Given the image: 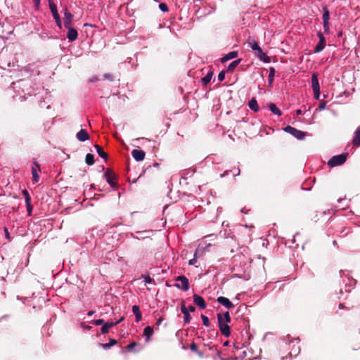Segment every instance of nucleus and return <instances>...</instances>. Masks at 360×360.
<instances>
[{
    "mask_svg": "<svg viewBox=\"0 0 360 360\" xmlns=\"http://www.w3.org/2000/svg\"><path fill=\"white\" fill-rule=\"evenodd\" d=\"M218 326L221 333L226 338H229L231 335V328L226 322H225L221 316V313L217 314Z\"/></svg>",
    "mask_w": 360,
    "mask_h": 360,
    "instance_id": "obj_1",
    "label": "nucleus"
},
{
    "mask_svg": "<svg viewBox=\"0 0 360 360\" xmlns=\"http://www.w3.org/2000/svg\"><path fill=\"white\" fill-rule=\"evenodd\" d=\"M347 157V153H342L338 155H335L329 160L328 165L331 167L341 165L346 162Z\"/></svg>",
    "mask_w": 360,
    "mask_h": 360,
    "instance_id": "obj_2",
    "label": "nucleus"
},
{
    "mask_svg": "<svg viewBox=\"0 0 360 360\" xmlns=\"http://www.w3.org/2000/svg\"><path fill=\"white\" fill-rule=\"evenodd\" d=\"M176 281H180L181 283H176L174 286L178 289H181L184 291H188L190 288L188 279L185 276H179L175 279Z\"/></svg>",
    "mask_w": 360,
    "mask_h": 360,
    "instance_id": "obj_3",
    "label": "nucleus"
},
{
    "mask_svg": "<svg viewBox=\"0 0 360 360\" xmlns=\"http://www.w3.org/2000/svg\"><path fill=\"white\" fill-rule=\"evenodd\" d=\"M104 176L107 182L112 188H115L117 186V176L110 169H107L105 171Z\"/></svg>",
    "mask_w": 360,
    "mask_h": 360,
    "instance_id": "obj_4",
    "label": "nucleus"
},
{
    "mask_svg": "<svg viewBox=\"0 0 360 360\" xmlns=\"http://www.w3.org/2000/svg\"><path fill=\"white\" fill-rule=\"evenodd\" d=\"M284 131L287 133L290 134L291 135H292L293 136L300 140L303 139L305 136L304 132L300 131L290 125L285 127Z\"/></svg>",
    "mask_w": 360,
    "mask_h": 360,
    "instance_id": "obj_5",
    "label": "nucleus"
},
{
    "mask_svg": "<svg viewBox=\"0 0 360 360\" xmlns=\"http://www.w3.org/2000/svg\"><path fill=\"white\" fill-rule=\"evenodd\" d=\"M63 24L65 27H72L73 15L68 11L67 8L63 10Z\"/></svg>",
    "mask_w": 360,
    "mask_h": 360,
    "instance_id": "obj_6",
    "label": "nucleus"
},
{
    "mask_svg": "<svg viewBox=\"0 0 360 360\" xmlns=\"http://www.w3.org/2000/svg\"><path fill=\"white\" fill-rule=\"evenodd\" d=\"M193 302L198 307L201 309H204L206 308L207 304L205 303V300L200 295L197 294H194L193 296Z\"/></svg>",
    "mask_w": 360,
    "mask_h": 360,
    "instance_id": "obj_7",
    "label": "nucleus"
},
{
    "mask_svg": "<svg viewBox=\"0 0 360 360\" xmlns=\"http://www.w3.org/2000/svg\"><path fill=\"white\" fill-rule=\"evenodd\" d=\"M131 155L135 160L140 162L144 160L146 153L142 150L134 149L131 151Z\"/></svg>",
    "mask_w": 360,
    "mask_h": 360,
    "instance_id": "obj_8",
    "label": "nucleus"
},
{
    "mask_svg": "<svg viewBox=\"0 0 360 360\" xmlns=\"http://www.w3.org/2000/svg\"><path fill=\"white\" fill-rule=\"evenodd\" d=\"M50 9H51V11L52 13L53 17V18L56 20V25L60 28H61V25H62L61 19H60V15H59V14L58 13L56 6H53V5L51 6Z\"/></svg>",
    "mask_w": 360,
    "mask_h": 360,
    "instance_id": "obj_9",
    "label": "nucleus"
},
{
    "mask_svg": "<svg viewBox=\"0 0 360 360\" xmlns=\"http://www.w3.org/2000/svg\"><path fill=\"white\" fill-rule=\"evenodd\" d=\"M217 300L219 303L226 307L228 309H232L234 307L233 304L225 297H218Z\"/></svg>",
    "mask_w": 360,
    "mask_h": 360,
    "instance_id": "obj_10",
    "label": "nucleus"
},
{
    "mask_svg": "<svg viewBox=\"0 0 360 360\" xmlns=\"http://www.w3.org/2000/svg\"><path fill=\"white\" fill-rule=\"evenodd\" d=\"M38 171H40V165L37 162H34V166L32 167V179L34 182L39 181V176L37 173Z\"/></svg>",
    "mask_w": 360,
    "mask_h": 360,
    "instance_id": "obj_11",
    "label": "nucleus"
},
{
    "mask_svg": "<svg viewBox=\"0 0 360 360\" xmlns=\"http://www.w3.org/2000/svg\"><path fill=\"white\" fill-rule=\"evenodd\" d=\"M66 28L68 29V34H67L68 39L70 41H73L76 40L77 39V37H78L77 31L75 28H73L72 27H66Z\"/></svg>",
    "mask_w": 360,
    "mask_h": 360,
    "instance_id": "obj_12",
    "label": "nucleus"
},
{
    "mask_svg": "<svg viewBox=\"0 0 360 360\" xmlns=\"http://www.w3.org/2000/svg\"><path fill=\"white\" fill-rule=\"evenodd\" d=\"M77 139L80 141H85L89 139V135L86 129H82L76 134Z\"/></svg>",
    "mask_w": 360,
    "mask_h": 360,
    "instance_id": "obj_13",
    "label": "nucleus"
},
{
    "mask_svg": "<svg viewBox=\"0 0 360 360\" xmlns=\"http://www.w3.org/2000/svg\"><path fill=\"white\" fill-rule=\"evenodd\" d=\"M256 56L259 58L260 60L264 62V63H270L271 58L269 56H268L264 52L262 51L261 47L259 49V50L257 51Z\"/></svg>",
    "mask_w": 360,
    "mask_h": 360,
    "instance_id": "obj_14",
    "label": "nucleus"
},
{
    "mask_svg": "<svg viewBox=\"0 0 360 360\" xmlns=\"http://www.w3.org/2000/svg\"><path fill=\"white\" fill-rule=\"evenodd\" d=\"M352 143L354 147L360 146V126L356 129L354 132V136L352 141Z\"/></svg>",
    "mask_w": 360,
    "mask_h": 360,
    "instance_id": "obj_15",
    "label": "nucleus"
},
{
    "mask_svg": "<svg viewBox=\"0 0 360 360\" xmlns=\"http://www.w3.org/2000/svg\"><path fill=\"white\" fill-rule=\"evenodd\" d=\"M238 53L236 51L229 52L221 58V63H225L231 59L235 58L238 56Z\"/></svg>",
    "mask_w": 360,
    "mask_h": 360,
    "instance_id": "obj_16",
    "label": "nucleus"
},
{
    "mask_svg": "<svg viewBox=\"0 0 360 360\" xmlns=\"http://www.w3.org/2000/svg\"><path fill=\"white\" fill-rule=\"evenodd\" d=\"M311 87L313 91H319L320 89L318 77L316 74H313L311 76Z\"/></svg>",
    "mask_w": 360,
    "mask_h": 360,
    "instance_id": "obj_17",
    "label": "nucleus"
},
{
    "mask_svg": "<svg viewBox=\"0 0 360 360\" xmlns=\"http://www.w3.org/2000/svg\"><path fill=\"white\" fill-rule=\"evenodd\" d=\"M153 334V329L150 326H146L143 330V335L146 336V341L149 342Z\"/></svg>",
    "mask_w": 360,
    "mask_h": 360,
    "instance_id": "obj_18",
    "label": "nucleus"
},
{
    "mask_svg": "<svg viewBox=\"0 0 360 360\" xmlns=\"http://www.w3.org/2000/svg\"><path fill=\"white\" fill-rule=\"evenodd\" d=\"M132 311L135 315L136 321L139 322L141 320L142 316L139 309V307L137 305H134L132 307Z\"/></svg>",
    "mask_w": 360,
    "mask_h": 360,
    "instance_id": "obj_19",
    "label": "nucleus"
},
{
    "mask_svg": "<svg viewBox=\"0 0 360 360\" xmlns=\"http://www.w3.org/2000/svg\"><path fill=\"white\" fill-rule=\"evenodd\" d=\"M94 147L96 149L98 155L106 161L108 158V154L103 150V149L100 146L96 144Z\"/></svg>",
    "mask_w": 360,
    "mask_h": 360,
    "instance_id": "obj_20",
    "label": "nucleus"
},
{
    "mask_svg": "<svg viewBox=\"0 0 360 360\" xmlns=\"http://www.w3.org/2000/svg\"><path fill=\"white\" fill-rule=\"evenodd\" d=\"M249 108L255 112H258L259 108L255 98H252L248 103Z\"/></svg>",
    "mask_w": 360,
    "mask_h": 360,
    "instance_id": "obj_21",
    "label": "nucleus"
},
{
    "mask_svg": "<svg viewBox=\"0 0 360 360\" xmlns=\"http://www.w3.org/2000/svg\"><path fill=\"white\" fill-rule=\"evenodd\" d=\"M326 46V40H319V43L316 44V46L314 48V52L315 53H319L321 52Z\"/></svg>",
    "mask_w": 360,
    "mask_h": 360,
    "instance_id": "obj_22",
    "label": "nucleus"
},
{
    "mask_svg": "<svg viewBox=\"0 0 360 360\" xmlns=\"http://www.w3.org/2000/svg\"><path fill=\"white\" fill-rule=\"evenodd\" d=\"M248 46H250L252 50L256 51L257 50H259V49L260 48V46L258 45L257 41H255L254 39H250V38L248 41Z\"/></svg>",
    "mask_w": 360,
    "mask_h": 360,
    "instance_id": "obj_23",
    "label": "nucleus"
},
{
    "mask_svg": "<svg viewBox=\"0 0 360 360\" xmlns=\"http://www.w3.org/2000/svg\"><path fill=\"white\" fill-rule=\"evenodd\" d=\"M240 61H241V59H238V60H236L231 62L227 68V71L233 72L235 70V68L239 65Z\"/></svg>",
    "mask_w": 360,
    "mask_h": 360,
    "instance_id": "obj_24",
    "label": "nucleus"
},
{
    "mask_svg": "<svg viewBox=\"0 0 360 360\" xmlns=\"http://www.w3.org/2000/svg\"><path fill=\"white\" fill-rule=\"evenodd\" d=\"M85 162L88 165H92L95 162L94 156L91 153H87L85 157Z\"/></svg>",
    "mask_w": 360,
    "mask_h": 360,
    "instance_id": "obj_25",
    "label": "nucleus"
},
{
    "mask_svg": "<svg viewBox=\"0 0 360 360\" xmlns=\"http://www.w3.org/2000/svg\"><path fill=\"white\" fill-rule=\"evenodd\" d=\"M269 109L273 113L278 116H281L282 115L281 111L278 108V107L274 103H271L269 104Z\"/></svg>",
    "mask_w": 360,
    "mask_h": 360,
    "instance_id": "obj_26",
    "label": "nucleus"
},
{
    "mask_svg": "<svg viewBox=\"0 0 360 360\" xmlns=\"http://www.w3.org/2000/svg\"><path fill=\"white\" fill-rule=\"evenodd\" d=\"M212 77V72H208L206 76L202 78V83L204 86H206L210 81Z\"/></svg>",
    "mask_w": 360,
    "mask_h": 360,
    "instance_id": "obj_27",
    "label": "nucleus"
},
{
    "mask_svg": "<svg viewBox=\"0 0 360 360\" xmlns=\"http://www.w3.org/2000/svg\"><path fill=\"white\" fill-rule=\"evenodd\" d=\"M275 69L273 67H271L269 68V77H268V81H269V85H271L273 82H274V75H275Z\"/></svg>",
    "mask_w": 360,
    "mask_h": 360,
    "instance_id": "obj_28",
    "label": "nucleus"
},
{
    "mask_svg": "<svg viewBox=\"0 0 360 360\" xmlns=\"http://www.w3.org/2000/svg\"><path fill=\"white\" fill-rule=\"evenodd\" d=\"M329 19H330L329 11L326 8H324V12L323 14V22H329Z\"/></svg>",
    "mask_w": 360,
    "mask_h": 360,
    "instance_id": "obj_29",
    "label": "nucleus"
},
{
    "mask_svg": "<svg viewBox=\"0 0 360 360\" xmlns=\"http://www.w3.org/2000/svg\"><path fill=\"white\" fill-rule=\"evenodd\" d=\"M117 344V340L115 339H110L108 343L102 344V346L104 349H108L110 347Z\"/></svg>",
    "mask_w": 360,
    "mask_h": 360,
    "instance_id": "obj_30",
    "label": "nucleus"
},
{
    "mask_svg": "<svg viewBox=\"0 0 360 360\" xmlns=\"http://www.w3.org/2000/svg\"><path fill=\"white\" fill-rule=\"evenodd\" d=\"M222 319L227 323L231 322V316L229 311H226L224 314H221Z\"/></svg>",
    "mask_w": 360,
    "mask_h": 360,
    "instance_id": "obj_31",
    "label": "nucleus"
},
{
    "mask_svg": "<svg viewBox=\"0 0 360 360\" xmlns=\"http://www.w3.org/2000/svg\"><path fill=\"white\" fill-rule=\"evenodd\" d=\"M190 349L194 352H196L200 356H202V353L201 352H199L198 350V346L195 343L193 342L191 345H190Z\"/></svg>",
    "mask_w": 360,
    "mask_h": 360,
    "instance_id": "obj_32",
    "label": "nucleus"
},
{
    "mask_svg": "<svg viewBox=\"0 0 360 360\" xmlns=\"http://www.w3.org/2000/svg\"><path fill=\"white\" fill-rule=\"evenodd\" d=\"M202 323L205 326L208 327L210 326L209 318L203 314L201 315Z\"/></svg>",
    "mask_w": 360,
    "mask_h": 360,
    "instance_id": "obj_33",
    "label": "nucleus"
},
{
    "mask_svg": "<svg viewBox=\"0 0 360 360\" xmlns=\"http://www.w3.org/2000/svg\"><path fill=\"white\" fill-rule=\"evenodd\" d=\"M22 195H23V196H24V198H25V202H31V197H30V194H29L28 191H27V190H25H25H23V191H22Z\"/></svg>",
    "mask_w": 360,
    "mask_h": 360,
    "instance_id": "obj_34",
    "label": "nucleus"
},
{
    "mask_svg": "<svg viewBox=\"0 0 360 360\" xmlns=\"http://www.w3.org/2000/svg\"><path fill=\"white\" fill-rule=\"evenodd\" d=\"M103 79L113 81L115 79V76L111 73H106L103 75Z\"/></svg>",
    "mask_w": 360,
    "mask_h": 360,
    "instance_id": "obj_35",
    "label": "nucleus"
},
{
    "mask_svg": "<svg viewBox=\"0 0 360 360\" xmlns=\"http://www.w3.org/2000/svg\"><path fill=\"white\" fill-rule=\"evenodd\" d=\"M159 8L162 11V12H167L168 11V6L167 5L165 4V3H161L159 5Z\"/></svg>",
    "mask_w": 360,
    "mask_h": 360,
    "instance_id": "obj_36",
    "label": "nucleus"
},
{
    "mask_svg": "<svg viewBox=\"0 0 360 360\" xmlns=\"http://www.w3.org/2000/svg\"><path fill=\"white\" fill-rule=\"evenodd\" d=\"M184 321L185 323H188L191 321V316L189 314V312H186V313H184Z\"/></svg>",
    "mask_w": 360,
    "mask_h": 360,
    "instance_id": "obj_37",
    "label": "nucleus"
},
{
    "mask_svg": "<svg viewBox=\"0 0 360 360\" xmlns=\"http://www.w3.org/2000/svg\"><path fill=\"white\" fill-rule=\"evenodd\" d=\"M136 345H137V343L136 342H131L130 344H129L127 346L126 348L128 351H131Z\"/></svg>",
    "mask_w": 360,
    "mask_h": 360,
    "instance_id": "obj_38",
    "label": "nucleus"
},
{
    "mask_svg": "<svg viewBox=\"0 0 360 360\" xmlns=\"http://www.w3.org/2000/svg\"><path fill=\"white\" fill-rule=\"evenodd\" d=\"M108 326H106V324L105 323L101 328V331L103 334H106L108 333L109 331V328L108 327Z\"/></svg>",
    "mask_w": 360,
    "mask_h": 360,
    "instance_id": "obj_39",
    "label": "nucleus"
},
{
    "mask_svg": "<svg viewBox=\"0 0 360 360\" xmlns=\"http://www.w3.org/2000/svg\"><path fill=\"white\" fill-rule=\"evenodd\" d=\"M225 71L224 70H222L221 71L219 75H218V79L221 82L225 78Z\"/></svg>",
    "mask_w": 360,
    "mask_h": 360,
    "instance_id": "obj_40",
    "label": "nucleus"
},
{
    "mask_svg": "<svg viewBox=\"0 0 360 360\" xmlns=\"http://www.w3.org/2000/svg\"><path fill=\"white\" fill-rule=\"evenodd\" d=\"M26 203V207L28 212V214L30 215L32 211V206L31 205V202H25Z\"/></svg>",
    "mask_w": 360,
    "mask_h": 360,
    "instance_id": "obj_41",
    "label": "nucleus"
},
{
    "mask_svg": "<svg viewBox=\"0 0 360 360\" xmlns=\"http://www.w3.org/2000/svg\"><path fill=\"white\" fill-rule=\"evenodd\" d=\"M181 312L183 314L186 313V312H188V308H186V304H185V302L184 300L181 302Z\"/></svg>",
    "mask_w": 360,
    "mask_h": 360,
    "instance_id": "obj_42",
    "label": "nucleus"
},
{
    "mask_svg": "<svg viewBox=\"0 0 360 360\" xmlns=\"http://www.w3.org/2000/svg\"><path fill=\"white\" fill-rule=\"evenodd\" d=\"M106 326H108V327L109 328L116 326L117 324H118V322H112V321H108L107 323H105Z\"/></svg>",
    "mask_w": 360,
    "mask_h": 360,
    "instance_id": "obj_43",
    "label": "nucleus"
},
{
    "mask_svg": "<svg viewBox=\"0 0 360 360\" xmlns=\"http://www.w3.org/2000/svg\"><path fill=\"white\" fill-rule=\"evenodd\" d=\"M104 323V320L103 319H97V320H95L94 321V323L96 326H99V325H101Z\"/></svg>",
    "mask_w": 360,
    "mask_h": 360,
    "instance_id": "obj_44",
    "label": "nucleus"
},
{
    "mask_svg": "<svg viewBox=\"0 0 360 360\" xmlns=\"http://www.w3.org/2000/svg\"><path fill=\"white\" fill-rule=\"evenodd\" d=\"M323 28L325 32H328L329 31V22H323Z\"/></svg>",
    "mask_w": 360,
    "mask_h": 360,
    "instance_id": "obj_45",
    "label": "nucleus"
},
{
    "mask_svg": "<svg viewBox=\"0 0 360 360\" xmlns=\"http://www.w3.org/2000/svg\"><path fill=\"white\" fill-rule=\"evenodd\" d=\"M144 281L147 283H152L153 279L149 276H146L144 277Z\"/></svg>",
    "mask_w": 360,
    "mask_h": 360,
    "instance_id": "obj_46",
    "label": "nucleus"
},
{
    "mask_svg": "<svg viewBox=\"0 0 360 360\" xmlns=\"http://www.w3.org/2000/svg\"><path fill=\"white\" fill-rule=\"evenodd\" d=\"M313 91L314 93V98L318 100L319 98V96H320V89H319L318 91Z\"/></svg>",
    "mask_w": 360,
    "mask_h": 360,
    "instance_id": "obj_47",
    "label": "nucleus"
},
{
    "mask_svg": "<svg viewBox=\"0 0 360 360\" xmlns=\"http://www.w3.org/2000/svg\"><path fill=\"white\" fill-rule=\"evenodd\" d=\"M326 107V102L323 101V102H321L320 104H319V108L322 110L325 108Z\"/></svg>",
    "mask_w": 360,
    "mask_h": 360,
    "instance_id": "obj_48",
    "label": "nucleus"
},
{
    "mask_svg": "<svg viewBox=\"0 0 360 360\" xmlns=\"http://www.w3.org/2000/svg\"><path fill=\"white\" fill-rule=\"evenodd\" d=\"M4 232H5L6 238L9 240L10 239V234H9V232L8 231V229L6 228V227L4 228Z\"/></svg>",
    "mask_w": 360,
    "mask_h": 360,
    "instance_id": "obj_49",
    "label": "nucleus"
},
{
    "mask_svg": "<svg viewBox=\"0 0 360 360\" xmlns=\"http://www.w3.org/2000/svg\"><path fill=\"white\" fill-rule=\"evenodd\" d=\"M317 35L319 38V40H326L323 34L321 32H318Z\"/></svg>",
    "mask_w": 360,
    "mask_h": 360,
    "instance_id": "obj_50",
    "label": "nucleus"
},
{
    "mask_svg": "<svg viewBox=\"0 0 360 360\" xmlns=\"http://www.w3.org/2000/svg\"><path fill=\"white\" fill-rule=\"evenodd\" d=\"M195 307H194V306H193V305H190V306L188 307V312H189V311H191V312H193V311H195Z\"/></svg>",
    "mask_w": 360,
    "mask_h": 360,
    "instance_id": "obj_51",
    "label": "nucleus"
},
{
    "mask_svg": "<svg viewBox=\"0 0 360 360\" xmlns=\"http://www.w3.org/2000/svg\"><path fill=\"white\" fill-rule=\"evenodd\" d=\"M163 321V319L162 317H160L158 320H157V322H156V325L158 326H160L162 322Z\"/></svg>",
    "mask_w": 360,
    "mask_h": 360,
    "instance_id": "obj_52",
    "label": "nucleus"
},
{
    "mask_svg": "<svg viewBox=\"0 0 360 360\" xmlns=\"http://www.w3.org/2000/svg\"><path fill=\"white\" fill-rule=\"evenodd\" d=\"M195 262H196V259H195V258H193V259H191V260L189 261V264H190V265H193V264H194Z\"/></svg>",
    "mask_w": 360,
    "mask_h": 360,
    "instance_id": "obj_53",
    "label": "nucleus"
},
{
    "mask_svg": "<svg viewBox=\"0 0 360 360\" xmlns=\"http://www.w3.org/2000/svg\"><path fill=\"white\" fill-rule=\"evenodd\" d=\"M49 1V8H51V6L53 5V6H56L53 1V0H48Z\"/></svg>",
    "mask_w": 360,
    "mask_h": 360,
    "instance_id": "obj_54",
    "label": "nucleus"
},
{
    "mask_svg": "<svg viewBox=\"0 0 360 360\" xmlns=\"http://www.w3.org/2000/svg\"><path fill=\"white\" fill-rule=\"evenodd\" d=\"M94 313H95L94 311H89L87 314H88V316H92Z\"/></svg>",
    "mask_w": 360,
    "mask_h": 360,
    "instance_id": "obj_55",
    "label": "nucleus"
},
{
    "mask_svg": "<svg viewBox=\"0 0 360 360\" xmlns=\"http://www.w3.org/2000/svg\"><path fill=\"white\" fill-rule=\"evenodd\" d=\"M33 1L36 5H39L40 4V0H33Z\"/></svg>",
    "mask_w": 360,
    "mask_h": 360,
    "instance_id": "obj_56",
    "label": "nucleus"
},
{
    "mask_svg": "<svg viewBox=\"0 0 360 360\" xmlns=\"http://www.w3.org/2000/svg\"><path fill=\"white\" fill-rule=\"evenodd\" d=\"M296 113H297V115H301V114H302V110H300V109H299V110H296Z\"/></svg>",
    "mask_w": 360,
    "mask_h": 360,
    "instance_id": "obj_57",
    "label": "nucleus"
},
{
    "mask_svg": "<svg viewBox=\"0 0 360 360\" xmlns=\"http://www.w3.org/2000/svg\"><path fill=\"white\" fill-rule=\"evenodd\" d=\"M124 316H122V318H120L118 321H117L116 322H118V323H120V322H122L123 320H124Z\"/></svg>",
    "mask_w": 360,
    "mask_h": 360,
    "instance_id": "obj_58",
    "label": "nucleus"
},
{
    "mask_svg": "<svg viewBox=\"0 0 360 360\" xmlns=\"http://www.w3.org/2000/svg\"><path fill=\"white\" fill-rule=\"evenodd\" d=\"M339 307L340 308H342L343 307V304H340Z\"/></svg>",
    "mask_w": 360,
    "mask_h": 360,
    "instance_id": "obj_59",
    "label": "nucleus"
},
{
    "mask_svg": "<svg viewBox=\"0 0 360 360\" xmlns=\"http://www.w3.org/2000/svg\"><path fill=\"white\" fill-rule=\"evenodd\" d=\"M97 80V79H96ZM91 82L95 81V79H91Z\"/></svg>",
    "mask_w": 360,
    "mask_h": 360,
    "instance_id": "obj_60",
    "label": "nucleus"
}]
</instances>
